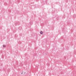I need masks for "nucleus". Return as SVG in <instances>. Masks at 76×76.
Wrapping results in <instances>:
<instances>
[{
    "label": "nucleus",
    "instance_id": "2",
    "mask_svg": "<svg viewBox=\"0 0 76 76\" xmlns=\"http://www.w3.org/2000/svg\"><path fill=\"white\" fill-rule=\"evenodd\" d=\"M43 33V32L42 31H41L40 32V34H42V33Z\"/></svg>",
    "mask_w": 76,
    "mask_h": 76
},
{
    "label": "nucleus",
    "instance_id": "5",
    "mask_svg": "<svg viewBox=\"0 0 76 76\" xmlns=\"http://www.w3.org/2000/svg\"><path fill=\"white\" fill-rule=\"evenodd\" d=\"M8 72H10V70H9H9H8Z\"/></svg>",
    "mask_w": 76,
    "mask_h": 76
},
{
    "label": "nucleus",
    "instance_id": "3",
    "mask_svg": "<svg viewBox=\"0 0 76 76\" xmlns=\"http://www.w3.org/2000/svg\"><path fill=\"white\" fill-rule=\"evenodd\" d=\"M15 38H17V37H18V36H17V35H15Z\"/></svg>",
    "mask_w": 76,
    "mask_h": 76
},
{
    "label": "nucleus",
    "instance_id": "6",
    "mask_svg": "<svg viewBox=\"0 0 76 76\" xmlns=\"http://www.w3.org/2000/svg\"><path fill=\"white\" fill-rule=\"evenodd\" d=\"M66 2H68V0H67L66 1Z\"/></svg>",
    "mask_w": 76,
    "mask_h": 76
},
{
    "label": "nucleus",
    "instance_id": "1",
    "mask_svg": "<svg viewBox=\"0 0 76 76\" xmlns=\"http://www.w3.org/2000/svg\"><path fill=\"white\" fill-rule=\"evenodd\" d=\"M19 23L18 22H15V25H19Z\"/></svg>",
    "mask_w": 76,
    "mask_h": 76
},
{
    "label": "nucleus",
    "instance_id": "4",
    "mask_svg": "<svg viewBox=\"0 0 76 76\" xmlns=\"http://www.w3.org/2000/svg\"><path fill=\"white\" fill-rule=\"evenodd\" d=\"M3 47H6V46L4 45H3Z\"/></svg>",
    "mask_w": 76,
    "mask_h": 76
},
{
    "label": "nucleus",
    "instance_id": "7",
    "mask_svg": "<svg viewBox=\"0 0 76 76\" xmlns=\"http://www.w3.org/2000/svg\"><path fill=\"white\" fill-rule=\"evenodd\" d=\"M21 74L22 75V74H23V72L21 73Z\"/></svg>",
    "mask_w": 76,
    "mask_h": 76
},
{
    "label": "nucleus",
    "instance_id": "8",
    "mask_svg": "<svg viewBox=\"0 0 76 76\" xmlns=\"http://www.w3.org/2000/svg\"><path fill=\"white\" fill-rule=\"evenodd\" d=\"M74 17H75H75H76V16H75H75H74Z\"/></svg>",
    "mask_w": 76,
    "mask_h": 76
}]
</instances>
